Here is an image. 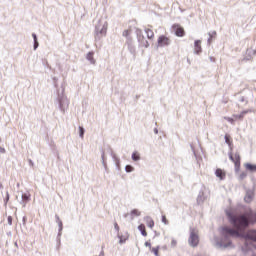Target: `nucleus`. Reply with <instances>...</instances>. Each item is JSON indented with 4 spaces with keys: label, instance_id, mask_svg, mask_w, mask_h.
<instances>
[{
    "label": "nucleus",
    "instance_id": "1",
    "mask_svg": "<svg viewBox=\"0 0 256 256\" xmlns=\"http://www.w3.org/2000/svg\"><path fill=\"white\" fill-rule=\"evenodd\" d=\"M220 234L222 238L214 236L211 239L212 245L216 247V249H230L233 247V242H231V237H241V233L237 230H233L229 227H223L220 229Z\"/></svg>",
    "mask_w": 256,
    "mask_h": 256
},
{
    "label": "nucleus",
    "instance_id": "2",
    "mask_svg": "<svg viewBox=\"0 0 256 256\" xmlns=\"http://www.w3.org/2000/svg\"><path fill=\"white\" fill-rule=\"evenodd\" d=\"M226 215L234 225L235 228H237V231H243V229L249 227V221L250 223H255L256 222V213L252 212H246L245 215H240V216H233L231 213V210H226Z\"/></svg>",
    "mask_w": 256,
    "mask_h": 256
},
{
    "label": "nucleus",
    "instance_id": "3",
    "mask_svg": "<svg viewBox=\"0 0 256 256\" xmlns=\"http://www.w3.org/2000/svg\"><path fill=\"white\" fill-rule=\"evenodd\" d=\"M109 28V23L107 22V18H100L96 25L94 30V39L95 41H101L103 37L107 36V29Z\"/></svg>",
    "mask_w": 256,
    "mask_h": 256
},
{
    "label": "nucleus",
    "instance_id": "4",
    "mask_svg": "<svg viewBox=\"0 0 256 256\" xmlns=\"http://www.w3.org/2000/svg\"><path fill=\"white\" fill-rule=\"evenodd\" d=\"M245 239V248H243V251H249L251 249V241L256 242V231L250 230L247 232V234L244 236Z\"/></svg>",
    "mask_w": 256,
    "mask_h": 256
},
{
    "label": "nucleus",
    "instance_id": "5",
    "mask_svg": "<svg viewBox=\"0 0 256 256\" xmlns=\"http://www.w3.org/2000/svg\"><path fill=\"white\" fill-rule=\"evenodd\" d=\"M188 244L190 245V247H197V245H199V231H197V229L195 228L190 229Z\"/></svg>",
    "mask_w": 256,
    "mask_h": 256
},
{
    "label": "nucleus",
    "instance_id": "6",
    "mask_svg": "<svg viewBox=\"0 0 256 256\" xmlns=\"http://www.w3.org/2000/svg\"><path fill=\"white\" fill-rule=\"evenodd\" d=\"M209 197V188L206 186H202L198 196H197V203L198 205H203L205 201H207V198Z\"/></svg>",
    "mask_w": 256,
    "mask_h": 256
},
{
    "label": "nucleus",
    "instance_id": "7",
    "mask_svg": "<svg viewBox=\"0 0 256 256\" xmlns=\"http://www.w3.org/2000/svg\"><path fill=\"white\" fill-rule=\"evenodd\" d=\"M58 103L59 109L62 113H65V110L69 109V99H67V96H64L63 93L58 94Z\"/></svg>",
    "mask_w": 256,
    "mask_h": 256
},
{
    "label": "nucleus",
    "instance_id": "8",
    "mask_svg": "<svg viewBox=\"0 0 256 256\" xmlns=\"http://www.w3.org/2000/svg\"><path fill=\"white\" fill-rule=\"evenodd\" d=\"M136 35L139 46L145 47V49H147L149 47V41L145 40V36H143V31H141L140 29H136Z\"/></svg>",
    "mask_w": 256,
    "mask_h": 256
},
{
    "label": "nucleus",
    "instance_id": "9",
    "mask_svg": "<svg viewBox=\"0 0 256 256\" xmlns=\"http://www.w3.org/2000/svg\"><path fill=\"white\" fill-rule=\"evenodd\" d=\"M171 45V39L165 35H161L157 39V47L163 48V47H169Z\"/></svg>",
    "mask_w": 256,
    "mask_h": 256
},
{
    "label": "nucleus",
    "instance_id": "10",
    "mask_svg": "<svg viewBox=\"0 0 256 256\" xmlns=\"http://www.w3.org/2000/svg\"><path fill=\"white\" fill-rule=\"evenodd\" d=\"M229 158L231 159V161H233L236 172H239V169L241 167V156H239V153H235L234 156L230 153Z\"/></svg>",
    "mask_w": 256,
    "mask_h": 256
},
{
    "label": "nucleus",
    "instance_id": "11",
    "mask_svg": "<svg viewBox=\"0 0 256 256\" xmlns=\"http://www.w3.org/2000/svg\"><path fill=\"white\" fill-rule=\"evenodd\" d=\"M203 48L201 47V40H195L194 42V55H201Z\"/></svg>",
    "mask_w": 256,
    "mask_h": 256
},
{
    "label": "nucleus",
    "instance_id": "12",
    "mask_svg": "<svg viewBox=\"0 0 256 256\" xmlns=\"http://www.w3.org/2000/svg\"><path fill=\"white\" fill-rule=\"evenodd\" d=\"M118 239H119V244L123 245L127 242V239H129V233H125V234H119L117 235Z\"/></svg>",
    "mask_w": 256,
    "mask_h": 256
},
{
    "label": "nucleus",
    "instance_id": "13",
    "mask_svg": "<svg viewBox=\"0 0 256 256\" xmlns=\"http://www.w3.org/2000/svg\"><path fill=\"white\" fill-rule=\"evenodd\" d=\"M215 176L220 180H225L226 174L225 171H223L221 168L216 169Z\"/></svg>",
    "mask_w": 256,
    "mask_h": 256
},
{
    "label": "nucleus",
    "instance_id": "14",
    "mask_svg": "<svg viewBox=\"0 0 256 256\" xmlns=\"http://www.w3.org/2000/svg\"><path fill=\"white\" fill-rule=\"evenodd\" d=\"M244 167L246 171H249L250 173H256V164L245 163Z\"/></svg>",
    "mask_w": 256,
    "mask_h": 256
},
{
    "label": "nucleus",
    "instance_id": "15",
    "mask_svg": "<svg viewBox=\"0 0 256 256\" xmlns=\"http://www.w3.org/2000/svg\"><path fill=\"white\" fill-rule=\"evenodd\" d=\"M55 219H56V223L59 227L58 231V237H61V231H63V221H61V218H59V215H56L55 216Z\"/></svg>",
    "mask_w": 256,
    "mask_h": 256
},
{
    "label": "nucleus",
    "instance_id": "16",
    "mask_svg": "<svg viewBox=\"0 0 256 256\" xmlns=\"http://www.w3.org/2000/svg\"><path fill=\"white\" fill-rule=\"evenodd\" d=\"M122 35L123 37H126V39H128L127 44H128V47L131 49V38H130L131 30H124Z\"/></svg>",
    "mask_w": 256,
    "mask_h": 256
},
{
    "label": "nucleus",
    "instance_id": "17",
    "mask_svg": "<svg viewBox=\"0 0 256 256\" xmlns=\"http://www.w3.org/2000/svg\"><path fill=\"white\" fill-rule=\"evenodd\" d=\"M140 215H141V211H139L137 209L131 210L130 219L133 221V219H135V217H140Z\"/></svg>",
    "mask_w": 256,
    "mask_h": 256
},
{
    "label": "nucleus",
    "instance_id": "18",
    "mask_svg": "<svg viewBox=\"0 0 256 256\" xmlns=\"http://www.w3.org/2000/svg\"><path fill=\"white\" fill-rule=\"evenodd\" d=\"M145 221H146L147 226L150 229H153V227H155V222L153 221V219L151 217H149V216L145 217Z\"/></svg>",
    "mask_w": 256,
    "mask_h": 256
},
{
    "label": "nucleus",
    "instance_id": "19",
    "mask_svg": "<svg viewBox=\"0 0 256 256\" xmlns=\"http://www.w3.org/2000/svg\"><path fill=\"white\" fill-rule=\"evenodd\" d=\"M175 35L177 37H184L185 36V30L182 27H177L175 31Z\"/></svg>",
    "mask_w": 256,
    "mask_h": 256
},
{
    "label": "nucleus",
    "instance_id": "20",
    "mask_svg": "<svg viewBox=\"0 0 256 256\" xmlns=\"http://www.w3.org/2000/svg\"><path fill=\"white\" fill-rule=\"evenodd\" d=\"M86 59L87 61H89V63H91V65H95L96 61H95V58L93 57V52H89L86 55Z\"/></svg>",
    "mask_w": 256,
    "mask_h": 256
},
{
    "label": "nucleus",
    "instance_id": "21",
    "mask_svg": "<svg viewBox=\"0 0 256 256\" xmlns=\"http://www.w3.org/2000/svg\"><path fill=\"white\" fill-rule=\"evenodd\" d=\"M244 201L246 203H251V201H253V192H247L246 196L244 197Z\"/></svg>",
    "mask_w": 256,
    "mask_h": 256
},
{
    "label": "nucleus",
    "instance_id": "22",
    "mask_svg": "<svg viewBox=\"0 0 256 256\" xmlns=\"http://www.w3.org/2000/svg\"><path fill=\"white\" fill-rule=\"evenodd\" d=\"M138 231L141 232V235H143V237H147V231H145V225L143 224L139 225Z\"/></svg>",
    "mask_w": 256,
    "mask_h": 256
},
{
    "label": "nucleus",
    "instance_id": "23",
    "mask_svg": "<svg viewBox=\"0 0 256 256\" xmlns=\"http://www.w3.org/2000/svg\"><path fill=\"white\" fill-rule=\"evenodd\" d=\"M145 33L147 35V37L149 39H153V37H155V33H153V30L149 29V28H146L145 29Z\"/></svg>",
    "mask_w": 256,
    "mask_h": 256
},
{
    "label": "nucleus",
    "instance_id": "24",
    "mask_svg": "<svg viewBox=\"0 0 256 256\" xmlns=\"http://www.w3.org/2000/svg\"><path fill=\"white\" fill-rule=\"evenodd\" d=\"M131 159L132 161H141V155H139L137 152H133Z\"/></svg>",
    "mask_w": 256,
    "mask_h": 256
},
{
    "label": "nucleus",
    "instance_id": "25",
    "mask_svg": "<svg viewBox=\"0 0 256 256\" xmlns=\"http://www.w3.org/2000/svg\"><path fill=\"white\" fill-rule=\"evenodd\" d=\"M247 113H249V111H242L240 114H236L233 117H235V119H243Z\"/></svg>",
    "mask_w": 256,
    "mask_h": 256
},
{
    "label": "nucleus",
    "instance_id": "26",
    "mask_svg": "<svg viewBox=\"0 0 256 256\" xmlns=\"http://www.w3.org/2000/svg\"><path fill=\"white\" fill-rule=\"evenodd\" d=\"M21 198L23 199L24 202L29 203L31 201V195L30 194H22Z\"/></svg>",
    "mask_w": 256,
    "mask_h": 256
},
{
    "label": "nucleus",
    "instance_id": "27",
    "mask_svg": "<svg viewBox=\"0 0 256 256\" xmlns=\"http://www.w3.org/2000/svg\"><path fill=\"white\" fill-rule=\"evenodd\" d=\"M133 171H135V167H133L131 165H126L125 166V172L126 173H133Z\"/></svg>",
    "mask_w": 256,
    "mask_h": 256
},
{
    "label": "nucleus",
    "instance_id": "28",
    "mask_svg": "<svg viewBox=\"0 0 256 256\" xmlns=\"http://www.w3.org/2000/svg\"><path fill=\"white\" fill-rule=\"evenodd\" d=\"M78 129H79V137L80 139H83L85 135V129L82 126H79Z\"/></svg>",
    "mask_w": 256,
    "mask_h": 256
},
{
    "label": "nucleus",
    "instance_id": "29",
    "mask_svg": "<svg viewBox=\"0 0 256 256\" xmlns=\"http://www.w3.org/2000/svg\"><path fill=\"white\" fill-rule=\"evenodd\" d=\"M246 178H247V172H241V173L238 175L239 181H243V179H246Z\"/></svg>",
    "mask_w": 256,
    "mask_h": 256
},
{
    "label": "nucleus",
    "instance_id": "30",
    "mask_svg": "<svg viewBox=\"0 0 256 256\" xmlns=\"http://www.w3.org/2000/svg\"><path fill=\"white\" fill-rule=\"evenodd\" d=\"M112 157L116 163V166L119 167V165L121 163V160L119 159V157H117L115 154H113Z\"/></svg>",
    "mask_w": 256,
    "mask_h": 256
},
{
    "label": "nucleus",
    "instance_id": "31",
    "mask_svg": "<svg viewBox=\"0 0 256 256\" xmlns=\"http://www.w3.org/2000/svg\"><path fill=\"white\" fill-rule=\"evenodd\" d=\"M150 251H152L155 256H159V246H157L156 248H152Z\"/></svg>",
    "mask_w": 256,
    "mask_h": 256
},
{
    "label": "nucleus",
    "instance_id": "32",
    "mask_svg": "<svg viewBox=\"0 0 256 256\" xmlns=\"http://www.w3.org/2000/svg\"><path fill=\"white\" fill-rule=\"evenodd\" d=\"M101 159H102V165H103V167H107V163L105 162V152L102 153Z\"/></svg>",
    "mask_w": 256,
    "mask_h": 256
},
{
    "label": "nucleus",
    "instance_id": "33",
    "mask_svg": "<svg viewBox=\"0 0 256 256\" xmlns=\"http://www.w3.org/2000/svg\"><path fill=\"white\" fill-rule=\"evenodd\" d=\"M20 205H22V207H27V202L23 200V198L21 197L20 200H18Z\"/></svg>",
    "mask_w": 256,
    "mask_h": 256
},
{
    "label": "nucleus",
    "instance_id": "34",
    "mask_svg": "<svg viewBox=\"0 0 256 256\" xmlns=\"http://www.w3.org/2000/svg\"><path fill=\"white\" fill-rule=\"evenodd\" d=\"M162 223L165 225H169V220H167V217L165 215L162 216Z\"/></svg>",
    "mask_w": 256,
    "mask_h": 256
},
{
    "label": "nucleus",
    "instance_id": "35",
    "mask_svg": "<svg viewBox=\"0 0 256 256\" xmlns=\"http://www.w3.org/2000/svg\"><path fill=\"white\" fill-rule=\"evenodd\" d=\"M224 119L228 121V123H231V124L235 123V120H233V118L231 117H224Z\"/></svg>",
    "mask_w": 256,
    "mask_h": 256
},
{
    "label": "nucleus",
    "instance_id": "36",
    "mask_svg": "<svg viewBox=\"0 0 256 256\" xmlns=\"http://www.w3.org/2000/svg\"><path fill=\"white\" fill-rule=\"evenodd\" d=\"M209 37L213 39V37H215V35H217L216 31H212L208 33Z\"/></svg>",
    "mask_w": 256,
    "mask_h": 256
},
{
    "label": "nucleus",
    "instance_id": "37",
    "mask_svg": "<svg viewBox=\"0 0 256 256\" xmlns=\"http://www.w3.org/2000/svg\"><path fill=\"white\" fill-rule=\"evenodd\" d=\"M171 247H177V240H175L174 238H172Z\"/></svg>",
    "mask_w": 256,
    "mask_h": 256
},
{
    "label": "nucleus",
    "instance_id": "38",
    "mask_svg": "<svg viewBox=\"0 0 256 256\" xmlns=\"http://www.w3.org/2000/svg\"><path fill=\"white\" fill-rule=\"evenodd\" d=\"M39 47V42L35 41L34 42V51H37V48Z\"/></svg>",
    "mask_w": 256,
    "mask_h": 256
},
{
    "label": "nucleus",
    "instance_id": "39",
    "mask_svg": "<svg viewBox=\"0 0 256 256\" xmlns=\"http://www.w3.org/2000/svg\"><path fill=\"white\" fill-rule=\"evenodd\" d=\"M8 225H13V218L11 216L8 217Z\"/></svg>",
    "mask_w": 256,
    "mask_h": 256
},
{
    "label": "nucleus",
    "instance_id": "40",
    "mask_svg": "<svg viewBox=\"0 0 256 256\" xmlns=\"http://www.w3.org/2000/svg\"><path fill=\"white\" fill-rule=\"evenodd\" d=\"M145 247H149V249H150V251H151V242H149V241H147V242H145Z\"/></svg>",
    "mask_w": 256,
    "mask_h": 256
},
{
    "label": "nucleus",
    "instance_id": "41",
    "mask_svg": "<svg viewBox=\"0 0 256 256\" xmlns=\"http://www.w3.org/2000/svg\"><path fill=\"white\" fill-rule=\"evenodd\" d=\"M9 202V192L6 193V199H5V204Z\"/></svg>",
    "mask_w": 256,
    "mask_h": 256
},
{
    "label": "nucleus",
    "instance_id": "42",
    "mask_svg": "<svg viewBox=\"0 0 256 256\" xmlns=\"http://www.w3.org/2000/svg\"><path fill=\"white\" fill-rule=\"evenodd\" d=\"M225 143H227V145H230V142H229V136H225Z\"/></svg>",
    "mask_w": 256,
    "mask_h": 256
},
{
    "label": "nucleus",
    "instance_id": "43",
    "mask_svg": "<svg viewBox=\"0 0 256 256\" xmlns=\"http://www.w3.org/2000/svg\"><path fill=\"white\" fill-rule=\"evenodd\" d=\"M114 229H115L116 231H119V225H118L117 223L114 224Z\"/></svg>",
    "mask_w": 256,
    "mask_h": 256
},
{
    "label": "nucleus",
    "instance_id": "44",
    "mask_svg": "<svg viewBox=\"0 0 256 256\" xmlns=\"http://www.w3.org/2000/svg\"><path fill=\"white\" fill-rule=\"evenodd\" d=\"M32 37H33V39H34V42L37 41V34L33 33V34H32Z\"/></svg>",
    "mask_w": 256,
    "mask_h": 256
},
{
    "label": "nucleus",
    "instance_id": "45",
    "mask_svg": "<svg viewBox=\"0 0 256 256\" xmlns=\"http://www.w3.org/2000/svg\"><path fill=\"white\" fill-rule=\"evenodd\" d=\"M154 133H155V135H157L159 133V130L157 128H155Z\"/></svg>",
    "mask_w": 256,
    "mask_h": 256
},
{
    "label": "nucleus",
    "instance_id": "46",
    "mask_svg": "<svg viewBox=\"0 0 256 256\" xmlns=\"http://www.w3.org/2000/svg\"><path fill=\"white\" fill-rule=\"evenodd\" d=\"M211 37L208 38V45H211Z\"/></svg>",
    "mask_w": 256,
    "mask_h": 256
},
{
    "label": "nucleus",
    "instance_id": "47",
    "mask_svg": "<svg viewBox=\"0 0 256 256\" xmlns=\"http://www.w3.org/2000/svg\"><path fill=\"white\" fill-rule=\"evenodd\" d=\"M99 256H105V253L102 251Z\"/></svg>",
    "mask_w": 256,
    "mask_h": 256
},
{
    "label": "nucleus",
    "instance_id": "48",
    "mask_svg": "<svg viewBox=\"0 0 256 256\" xmlns=\"http://www.w3.org/2000/svg\"><path fill=\"white\" fill-rule=\"evenodd\" d=\"M1 153H5V150H4V149H1Z\"/></svg>",
    "mask_w": 256,
    "mask_h": 256
},
{
    "label": "nucleus",
    "instance_id": "49",
    "mask_svg": "<svg viewBox=\"0 0 256 256\" xmlns=\"http://www.w3.org/2000/svg\"><path fill=\"white\" fill-rule=\"evenodd\" d=\"M15 247H17V242L15 243Z\"/></svg>",
    "mask_w": 256,
    "mask_h": 256
}]
</instances>
